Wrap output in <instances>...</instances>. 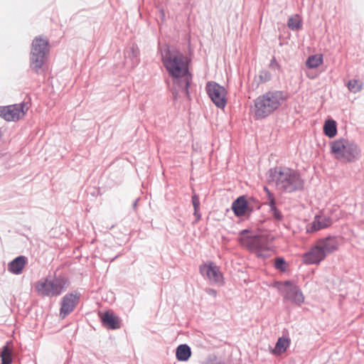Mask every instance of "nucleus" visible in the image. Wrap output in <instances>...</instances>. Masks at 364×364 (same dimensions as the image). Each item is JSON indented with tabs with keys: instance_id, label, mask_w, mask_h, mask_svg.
<instances>
[{
	"instance_id": "393cba45",
	"label": "nucleus",
	"mask_w": 364,
	"mask_h": 364,
	"mask_svg": "<svg viewBox=\"0 0 364 364\" xmlns=\"http://www.w3.org/2000/svg\"><path fill=\"white\" fill-rule=\"evenodd\" d=\"M239 242L242 247L246 248L247 250H250V233L248 230H243L240 232Z\"/></svg>"
},
{
	"instance_id": "b1692460",
	"label": "nucleus",
	"mask_w": 364,
	"mask_h": 364,
	"mask_svg": "<svg viewBox=\"0 0 364 364\" xmlns=\"http://www.w3.org/2000/svg\"><path fill=\"white\" fill-rule=\"evenodd\" d=\"M288 27L292 31H299L302 26V19L299 14H295L289 18Z\"/></svg>"
},
{
	"instance_id": "6e6552de",
	"label": "nucleus",
	"mask_w": 364,
	"mask_h": 364,
	"mask_svg": "<svg viewBox=\"0 0 364 364\" xmlns=\"http://www.w3.org/2000/svg\"><path fill=\"white\" fill-rule=\"evenodd\" d=\"M205 89L208 96L215 106L218 108L223 109L227 104V92L225 87L217 82H208Z\"/></svg>"
},
{
	"instance_id": "f3484780",
	"label": "nucleus",
	"mask_w": 364,
	"mask_h": 364,
	"mask_svg": "<svg viewBox=\"0 0 364 364\" xmlns=\"http://www.w3.org/2000/svg\"><path fill=\"white\" fill-rule=\"evenodd\" d=\"M332 223L333 220L331 217L324 214H320L315 216L311 224V228L313 230L317 231L329 227Z\"/></svg>"
},
{
	"instance_id": "f257e3e1",
	"label": "nucleus",
	"mask_w": 364,
	"mask_h": 364,
	"mask_svg": "<svg viewBox=\"0 0 364 364\" xmlns=\"http://www.w3.org/2000/svg\"><path fill=\"white\" fill-rule=\"evenodd\" d=\"M161 60L164 66L173 79V85L188 97V87L193 75L189 72L187 57L178 50L167 48L161 51Z\"/></svg>"
},
{
	"instance_id": "f03ea898",
	"label": "nucleus",
	"mask_w": 364,
	"mask_h": 364,
	"mask_svg": "<svg viewBox=\"0 0 364 364\" xmlns=\"http://www.w3.org/2000/svg\"><path fill=\"white\" fill-rule=\"evenodd\" d=\"M269 181L282 193H291L301 191L304 181L300 173L287 167H275L269 171Z\"/></svg>"
},
{
	"instance_id": "4be33fe9",
	"label": "nucleus",
	"mask_w": 364,
	"mask_h": 364,
	"mask_svg": "<svg viewBox=\"0 0 364 364\" xmlns=\"http://www.w3.org/2000/svg\"><path fill=\"white\" fill-rule=\"evenodd\" d=\"M264 190L267 192V203L269 205L270 211L272 213L273 216L277 220H281L282 218V215L276 208L275 200L273 195L269 192V191L266 187L264 188Z\"/></svg>"
},
{
	"instance_id": "f8f14e48",
	"label": "nucleus",
	"mask_w": 364,
	"mask_h": 364,
	"mask_svg": "<svg viewBox=\"0 0 364 364\" xmlns=\"http://www.w3.org/2000/svg\"><path fill=\"white\" fill-rule=\"evenodd\" d=\"M326 257V255L316 242L308 252L304 254L303 260L307 264H318Z\"/></svg>"
},
{
	"instance_id": "a211bd4d",
	"label": "nucleus",
	"mask_w": 364,
	"mask_h": 364,
	"mask_svg": "<svg viewBox=\"0 0 364 364\" xmlns=\"http://www.w3.org/2000/svg\"><path fill=\"white\" fill-rule=\"evenodd\" d=\"M247 208V202L243 196L239 197L232 204V209L237 216H242L245 214Z\"/></svg>"
},
{
	"instance_id": "aec40b11",
	"label": "nucleus",
	"mask_w": 364,
	"mask_h": 364,
	"mask_svg": "<svg viewBox=\"0 0 364 364\" xmlns=\"http://www.w3.org/2000/svg\"><path fill=\"white\" fill-rule=\"evenodd\" d=\"M289 345V338L286 337H280L278 338L272 352L274 354L279 355L287 350Z\"/></svg>"
},
{
	"instance_id": "473e14b6",
	"label": "nucleus",
	"mask_w": 364,
	"mask_h": 364,
	"mask_svg": "<svg viewBox=\"0 0 364 364\" xmlns=\"http://www.w3.org/2000/svg\"><path fill=\"white\" fill-rule=\"evenodd\" d=\"M306 74L307 77L311 80L315 79L318 76V74L313 73L312 72H306Z\"/></svg>"
},
{
	"instance_id": "7ed1b4c3",
	"label": "nucleus",
	"mask_w": 364,
	"mask_h": 364,
	"mask_svg": "<svg viewBox=\"0 0 364 364\" xmlns=\"http://www.w3.org/2000/svg\"><path fill=\"white\" fill-rule=\"evenodd\" d=\"M287 99L282 91L268 92L255 100V114L257 118L262 119L277 110Z\"/></svg>"
},
{
	"instance_id": "ddd939ff",
	"label": "nucleus",
	"mask_w": 364,
	"mask_h": 364,
	"mask_svg": "<svg viewBox=\"0 0 364 364\" xmlns=\"http://www.w3.org/2000/svg\"><path fill=\"white\" fill-rule=\"evenodd\" d=\"M79 301V296L74 294L65 295L61 301L60 314L63 318L70 314L75 308Z\"/></svg>"
},
{
	"instance_id": "dca6fc26",
	"label": "nucleus",
	"mask_w": 364,
	"mask_h": 364,
	"mask_svg": "<svg viewBox=\"0 0 364 364\" xmlns=\"http://www.w3.org/2000/svg\"><path fill=\"white\" fill-rule=\"evenodd\" d=\"M27 263V258L21 255L8 264V270L14 274H20Z\"/></svg>"
},
{
	"instance_id": "412c9836",
	"label": "nucleus",
	"mask_w": 364,
	"mask_h": 364,
	"mask_svg": "<svg viewBox=\"0 0 364 364\" xmlns=\"http://www.w3.org/2000/svg\"><path fill=\"white\" fill-rule=\"evenodd\" d=\"M323 133L329 138H333L337 134V125L335 120L329 119L323 124Z\"/></svg>"
},
{
	"instance_id": "1a4fd4ad",
	"label": "nucleus",
	"mask_w": 364,
	"mask_h": 364,
	"mask_svg": "<svg viewBox=\"0 0 364 364\" xmlns=\"http://www.w3.org/2000/svg\"><path fill=\"white\" fill-rule=\"evenodd\" d=\"M279 289L283 293L284 299L297 305H301L304 303V296L301 289L291 282L286 281L281 284Z\"/></svg>"
},
{
	"instance_id": "39448f33",
	"label": "nucleus",
	"mask_w": 364,
	"mask_h": 364,
	"mask_svg": "<svg viewBox=\"0 0 364 364\" xmlns=\"http://www.w3.org/2000/svg\"><path fill=\"white\" fill-rule=\"evenodd\" d=\"M67 279L58 277L53 279H41L36 282L35 288L38 294L43 296H57L68 287Z\"/></svg>"
},
{
	"instance_id": "4468645a",
	"label": "nucleus",
	"mask_w": 364,
	"mask_h": 364,
	"mask_svg": "<svg viewBox=\"0 0 364 364\" xmlns=\"http://www.w3.org/2000/svg\"><path fill=\"white\" fill-rule=\"evenodd\" d=\"M316 242L323 250L326 256L338 250L339 247L338 240L335 236H328L326 237L321 238Z\"/></svg>"
},
{
	"instance_id": "9b49d317",
	"label": "nucleus",
	"mask_w": 364,
	"mask_h": 364,
	"mask_svg": "<svg viewBox=\"0 0 364 364\" xmlns=\"http://www.w3.org/2000/svg\"><path fill=\"white\" fill-rule=\"evenodd\" d=\"M201 275L207 278L210 282L223 284V277L219 267L213 262L201 264L199 267Z\"/></svg>"
},
{
	"instance_id": "f704fd0d",
	"label": "nucleus",
	"mask_w": 364,
	"mask_h": 364,
	"mask_svg": "<svg viewBox=\"0 0 364 364\" xmlns=\"http://www.w3.org/2000/svg\"><path fill=\"white\" fill-rule=\"evenodd\" d=\"M199 210H194V215L196 217V222L200 219V214L198 213Z\"/></svg>"
},
{
	"instance_id": "72a5a7b5",
	"label": "nucleus",
	"mask_w": 364,
	"mask_h": 364,
	"mask_svg": "<svg viewBox=\"0 0 364 364\" xmlns=\"http://www.w3.org/2000/svg\"><path fill=\"white\" fill-rule=\"evenodd\" d=\"M206 292L208 294L212 295L213 296H216V295H217V291L215 289H208L206 290Z\"/></svg>"
},
{
	"instance_id": "20e7f679",
	"label": "nucleus",
	"mask_w": 364,
	"mask_h": 364,
	"mask_svg": "<svg viewBox=\"0 0 364 364\" xmlns=\"http://www.w3.org/2000/svg\"><path fill=\"white\" fill-rule=\"evenodd\" d=\"M330 147L334 157L343 163L355 161L360 156L358 146L355 142L343 138L331 141Z\"/></svg>"
},
{
	"instance_id": "7c9ffc66",
	"label": "nucleus",
	"mask_w": 364,
	"mask_h": 364,
	"mask_svg": "<svg viewBox=\"0 0 364 364\" xmlns=\"http://www.w3.org/2000/svg\"><path fill=\"white\" fill-rule=\"evenodd\" d=\"M192 203L194 208V210H199L200 200L198 196L193 195L192 196Z\"/></svg>"
},
{
	"instance_id": "a878e982",
	"label": "nucleus",
	"mask_w": 364,
	"mask_h": 364,
	"mask_svg": "<svg viewBox=\"0 0 364 364\" xmlns=\"http://www.w3.org/2000/svg\"><path fill=\"white\" fill-rule=\"evenodd\" d=\"M139 50L138 48L134 45H132L128 50H127L125 53L126 57L132 58L134 65L138 64L139 63Z\"/></svg>"
},
{
	"instance_id": "2eb2a0df",
	"label": "nucleus",
	"mask_w": 364,
	"mask_h": 364,
	"mask_svg": "<svg viewBox=\"0 0 364 364\" xmlns=\"http://www.w3.org/2000/svg\"><path fill=\"white\" fill-rule=\"evenodd\" d=\"M102 325L110 329H117L120 328V319L112 311H105L100 314Z\"/></svg>"
},
{
	"instance_id": "5701e85b",
	"label": "nucleus",
	"mask_w": 364,
	"mask_h": 364,
	"mask_svg": "<svg viewBox=\"0 0 364 364\" xmlns=\"http://www.w3.org/2000/svg\"><path fill=\"white\" fill-rule=\"evenodd\" d=\"M323 61V55L316 54L310 55L306 61V66L309 69L316 68L320 66Z\"/></svg>"
},
{
	"instance_id": "cd10ccee",
	"label": "nucleus",
	"mask_w": 364,
	"mask_h": 364,
	"mask_svg": "<svg viewBox=\"0 0 364 364\" xmlns=\"http://www.w3.org/2000/svg\"><path fill=\"white\" fill-rule=\"evenodd\" d=\"M2 364H11L12 362L11 352L7 346H4L1 353Z\"/></svg>"
},
{
	"instance_id": "bb28decb",
	"label": "nucleus",
	"mask_w": 364,
	"mask_h": 364,
	"mask_svg": "<svg viewBox=\"0 0 364 364\" xmlns=\"http://www.w3.org/2000/svg\"><path fill=\"white\" fill-rule=\"evenodd\" d=\"M347 86L350 92L356 93L362 90L363 83L357 80H351L348 81Z\"/></svg>"
},
{
	"instance_id": "c756f323",
	"label": "nucleus",
	"mask_w": 364,
	"mask_h": 364,
	"mask_svg": "<svg viewBox=\"0 0 364 364\" xmlns=\"http://www.w3.org/2000/svg\"><path fill=\"white\" fill-rule=\"evenodd\" d=\"M274 267L277 269L284 272L287 269V263L282 257H278L275 259Z\"/></svg>"
},
{
	"instance_id": "423d86ee",
	"label": "nucleus",
	"mask_w": 364,
	"mask_h": 364,
	"mask_svg": "<svg viewBox=\"0 0 364 364\" xmlns=\"http://www.w3.org/2000/svg\"><path fill=\"white\" fill-rule=\"evenodd\" d=\"M49 51L48 40L36 37L32 43L30 63L31 69L36 73L42 70L46 55Z\"/></svg>"
},
{
	"instance_id": "6ab92c4d",
	"label": "nucleus",
	"mask_w": 364,
	"mask_h": 364,
	"mask_svg": "<svg viewBox=\"0 0 364 364\" xmlns=\"http://www.w3.org/2000/svg\"><path fill=\"white\" fill-rule=\"evenodd\" d=\"M191 355V348L187 344H181L176 348V356L179 361H187Z\"/></svg>"
},
{
	"instance_id": "0eeeda50",
	"label": "nucleus",
	"mask_w": 364,
	"mask_h": 364,
	"mask_svg": "<svg viewBox=\"0 0 364 364\" xmlns=\"http://www.w3.org/2000/svg\"><path fill=\"white\" fill-rule=\"evenodd\" d=\"M274 235L264 228H258L257 231L252 235V249L255 248L257 257H269L272 250V242Z\"/></svg>"
},
{
	"instance_id": "2f4dec72",
	"label": "nucleus",
	"mask_w": 364,
	"mask_h": 364,
	"mask_svg": "<svg viewBox=\"0 0 364 364\" xmlns=\"http://www.w3.org/2000/svg\"><path fill=\"white\" fill-rule=\"evenodd\" d=\"M204 364H226L224 362H222L220 360H218L217 359H213L207 360Z\"/></svg>"
},
{
	"instance_id": "c85d7f7f",
	"label": "nucleus",
	"mask_w": 364,
	"mask_h": 364,
	"mask_svg": "<svg viewBox=\"0 0 364 364\" xmlns=\"http://www.w3.org/2000/svg\"><path fill=\"white\" fill-rule=\"evenodd\" d=\"M271 78L270 73L267 70H262L259 72L258 75H256L255 77V81L257 83V85L260 83H264Z\"/></svg>"
},
{
	"instance_id": "c9c22d12",
	"label": "nucleus",
	"mask_w": 364,
	"mask_h": 364,
	"mask_svg": "<svg viewBox=\"0 0 364 364\" xmlns=\"http://www.w3.org/2000/svg\"><path fill=\"white\" fill-rule=\"evenodd\" d=\"M160 14H161V18H164L165 17L164 11L163 10H161Z\"/></svg>"
},
{
	"instance_id": "9d476101",
	"label": "nucleus",
	"mask_w": 364,
	"mask_h": 364,
	"mask_svg": "<svg viewBox=\"0 0 364 364\" xmlns=\"http://www.w3.org/2000/svg\"><path fill=\"white\" fill-rule=\"evenodd\" d=\"M23 103L0 107V117L9 122H15L23 117L25 114Z\"/></svg>"
}]
</instances>
